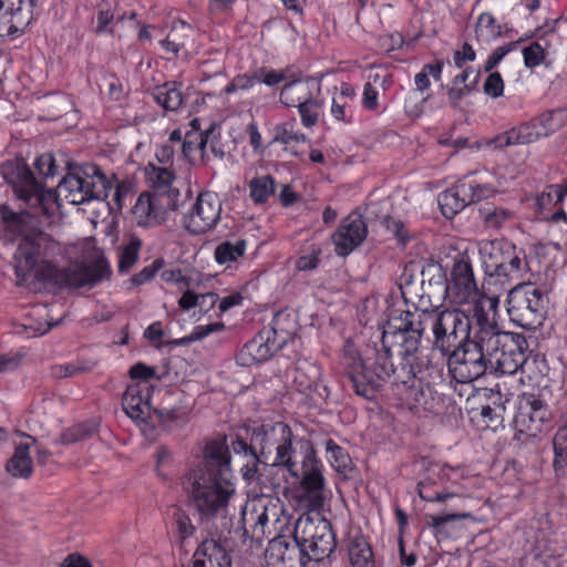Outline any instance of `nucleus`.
<instances>
[{
  "label": "nucleus",
  "mask_w": 567,
  "mask_h": 567,
  "mask_svg": "<svg viewBox=\"0 0 567 567\" xmlns=\"http://www.w3.org/2000/svg\"><path fill=\"white\" fill-rule=\"evenodd\" d=\"M429 310L392 308L389 311L386 329L382 333V347L375 350L374 362L369 365L361 359L355 346L350 341L346 342L344 368L358 395L372 400L394 371L390 339H395L399 349H405L406 352L420 349L425 328L429 326Z\"/></svg>",
  "instance_id": "3"
},
{
  "label": "nucleus",
  "mask_w": 567,
  "mask_h": 567,
  "mask_svg": "<svg viewBox=\"0 0 567 567\" xmlns=\"http://www.w3.org/2000/svg\"><path fill=\"white\" fill-rule=\"evenodd\" d=\"M143 389L140 383L126 388L122 396V406L125 413L135 421H145L148 416V398L143 396Z\"/></svg>",
  "instance_id": "30"
},
{
  "label": "nucleus",
  "mask_w": 567,
  "mask_h": 567,
  "mask_svg": "<svg viewBox=\"0 0 567 567\" xmlns=\"http://www.w3.org/2000/svg\"><path fill=\"white\" fill-rule=\"evenodd\" d=\"M368 234L367 225L360 215H349L339 225L332 235L338 256H348L365 239Z\"/></svg>",
  "instance_id": "22"
},
{
  "label": "nucleus",
  "mask_w": 567,
  "mask_h": 567,
  "mask_svg": "<svg viewBox=\"0 0 567 567\" xmlns=\"http://www.w3.org/2000/svg\"><path fill=\"white\" fill-rule=\"evenodd\" d=\"M196 551L197 557H203L207 561L212 560L213 567H231L230 555L223 545L213 538L204 540Z\"/></svg>",
  "instance_id": "37"
},
{
  "label": "nucleus",
  "mask_w": 567,
  "mask_h": 567,
  "mask_svg": "<svg viewBox=\"0 0 567 567\" xmlns=\"http://www.w3.org/2000/svg\"><path fill=\"white\" fill-rule=\"evenodd\" d=\"M419 488V496L426 502H439L443 503L446 502L449 498L454 497L455 495L453 493H440V492H433L431 489L430 482H420L417 484Z\"/></svg>",
  "instance_id": "58"
},
{
  "label": "nucleus",
  "mask_w": 567,
  "mask_h": 567,
  "mask_svg": "<svg viewBox=\"0 0 567 567\" xmlns=\"http://www.w3.org/2000/svg\"><path fill=\"white\" fill-rule=\"evenodd\" d=\"M145 179L148 186L162 197L173 196V202L178 203L181 193L177 188L173 187L176 179V172L173 167L159 166L154 162H150L145 169Z\"/></svg>",
  "instance_id": "26"
},
{
  "label": "nucleus",
  "mask_w": 567,
  "mask_h": 567,
  "mask_svg": "<svg viewBox=\"0 0 567 567\" xmlns=\"http://www.w3.org/2000/svg\"><path fill=\"white\" fill-rule=\"evenodd\" d=\"M257 71L259 83H264L270 87L276 86L282 82H288L290 79L288 72L284 70L259 68Z\"/></svg>",
  "instance_id": "55"
},
{
  "label": "nucleus",
  "mask_w": 567,
  "mask_h": 567,
  "mask_svg": "<svg viewBox=\"0 0 567 567\" xmlns=\"http://www.w3.org/2000/svg\"><path fill=\"white\" fill-rule=\"evenodd\" d=\"M480 72L473 68L464 69L460 74L454 76L452 86L447 90L449 102L453 107H458L463 97L473 92L478 83Z\"/></svg>",
  "instance_id": "31"
},
{
  "label": "nucleus",
  "mask_w": 567,
  "mask_h": 567,
  "mask_svg": "<svg viewBox=\"0 0 567 567\" xmlns=\"http://www.w3.org/2000/svg\"><path fill=\"white\" fill-rule=\"evenodd\" d=\"M347 95H336L332 97L331 114L338 121H348V112L350 111Z\"/></svg>",
  "instance_id": "62"
},
{
  "label": "nucleus",
  "mask_w": 567,
  "mask_h": 567,
  "mask_svg": "<svg viewBox=\"0 0 567 567\" xmlns=\"http://www.w3.org/2000/svg\"><path fill=\"white\" fill-rule=\"evenodd\" d=\"M485 94L496 99L503 95L504 81L498 72H492L484 82L483 85Z\"/></svg>",
  "instance_id": "59"
},
{
  "label": "nucleus",
  "mask_w": 567,
  "mask_h": 567,
  "mask_svg": "<svg viewBox=\"0 0 567 567\" xmlns=\"http://www.w3.org/2000/svg\"><path fill=\"white\" fill-rule=\"evenodd\" d=\"M473 336L446 353L447 365L453 378L461 383H470L489 373L487 342H489L491 311L481 302L473 307Z\"/></svg>",
  "instance_id": "4"
},
{
  "label": "nucleus",
  "mask_w": 567,
  "mask_h": 567,
  "mask_svg": "<svg viewBox=\"0 0 567 567\" xmlns=\"http://www.w3.org/2000/svg\"><path fill=\"white\" fill-rule=\"evenodd\" d=\"M553 466L557 476L567 475V425L560 426L553 437Z\"/></svg>",
  "instance_id": "38"
},
{
  "label": "nucleus",
  "mask_w": 567,
  "mask_h": 567,
  "mask_svg": "<svg viewBox=\"0 0 567 567\" xmlns=\"http://www.w3.org/2000/svg\"><path fill=\"white\" fill-rule=\"evenodd\" d=\"M111 188V181L101 168L86 163L69 172L59 183L56 192L68 203L80 205L107 198Z\"/></svg>",
  "instance_id": "6"
},
{
  "label": "nucleus",
  "mask_w": 567,
  "mask_h": 567,
  "mask_svg": "<svg viewBox=\"0 0 567 567\" xmlns=\"http://www.w3.org/2000/svg\"><path fill=\"white\" fill-rule=\"evenodd\" d=\"M266 558L274 567H309L307 555L295 539L274 537L266 549Z\"/></svg>",
  "instance_id": "21"
},
{
  "label": "nucleus",
  "mask_w": 567,
  "mask_h": 567,
  "mask_svg": "<svg viewBox=\"0 0 567 567\" xmlns=\"http://www.w3.org/2000/svg\"><path fill=\"white\" fill-rule=\"evenodd\" d=\"M315 85L310 80L289 79L280 91V102L286 106L297 107L315 97L312 92Z\"/></svg>",
  "instance_id": "32"
},
{
  "label": "nucleus",
  "mask_w": 567,
  "mask_h": 567,
  "mask_svg": "<svg viewBox=\"0 0 567 567\" xmlns=\"http://www.w3.org/2000/svg\"><path fill=\"white\" fill-rule=\"evenodd\" d=\"M473 315L456 307L430 310L429 326L432 333V350L442 355L452 352L458 344L473 336Z\"/></svg>",
  "instance_id": "5"
},
{
  "label": "nucleus",
  "mask_w": 567,
  "mask_h": 567,
  "mask_svg": "<svg viewBox=\"0 0 567 567\" xmlns=\"http://www.w3.org/2000/svg\"><path fill=\"white\" fill-rule=\"evenodd\" d=\"M326 457L332 468L338 473H346L351 466L349 453L333 440L328 439L324 442Z\"/></svg>",
  "instance_id": "39"
},
{
  "label": "nucleus",
  "mask_w": 567,
  "mask_h": 567,
  "mask_svg": "<svg viewBox=\"0 0 567 567\" xmlns=\"http://www.w3.org/2000/svg\"><path fill=\"white\" fill-rule=\"evenodd\" d=\"M174 524L178 539L182 544L196 532V527L193 525L190 517L185 512L177 511L174 514Z\"/></svg>",
  "instance_id": "51"
},
{
  "label": "nucleus",
  "mask_w": 567,
  "mask_h": 567,
  "mask_svg": "<svg viewBox=\"0 0 567 567\" xmlns=\"http://www.w3.org/2000/svg\"><path fill=\"white\" fill-rule=\"evenodd\" d=\"M47 277L42 282L56 288H92L111 274L110 267L103 261L92 266L74 262L65 268L59 269L56 266H47Z\"/></svg>",
  "instance_id": "14"
},
{
  "label": "nucleus",
  "mask_w": 567,
  "mask_h": 567,
  "mask_svg": "<svg viewBox=\"0 0 567 567\" xmlns=\"http://www.w3.org/2000/svg\"><path fill=\"white\" fill-rule=\"evenodd\" d=\"M478 254L485 275L502 284L520 279L527 266L524 252L506 239L482 241Z\"/></svg>",
  "instance_id": "9"
},
{
  "label": "nucleus",
  "mask_w": 567,
  "mask_h": 567,
  "mask_svg": "<svg viewBox=\"0 0 567 567\" xmlns=\"http://www.w3.org/2000/svg\"><path fill=\"white\" fill-rule=\"evenodd\" d=\"M281 445L275 451V457L270 463V467H282L290 475H297L298 465L301 458L308 456L307 451L302 443H311L303 437H296L292 431L289 432Z\"/></svg>",
  "instance_id": "25"
},
{
  "label": "nucleus",
  "mask_w": 567,
  "mask_h": 567,
  "mask_svg": "<svg viewBox=\"0 0 567 567\" xmlns=\"http://www.w3.org/2000/svg\"><path fill=\"white\" fill-rule=\"evenodd\" d=\"M548 299L535 285L523 282L509 290L507 313L509 320L526 330L542 327L547 315Z\"/></svg>",
  "instance_id": "12"
},
{
  "label": "nucleus",
  "mask_w": 567,
  "mask_h": 567,
  "mask_svg": "<svg viewBox=\"0 0 567 567\" xmlns=\"http://www.w3.org/2000/svg\"><path fill=\"white\" fill-rule=\"evenodd\" d=\"M161 279L165 282H175L183 293L189 289L197 277L184 276L181 269H165L161 272Z\"/></svg>",
  "instance_id": "53"
},
{
  "label": "nucleus",
  "mask_w": 567,
  "mask_h": 567,
  "mask_svg": "<svg viewBox=\"0 0 567 567\" xmlns=\"http://www.w3.org/2000/svg\"><path fill=\"white\" fill-rule=\"evenodd\" d=\"M322 249L319 245L311 244L303 248L301 255L295 262V267L299 271H311L315 270L320 264V256Z\"/></svg>",
  "instance_id": "44"
},
{
  "label": "nucleus",
  "mask_w": 567,
  "mask_h": 567,
  "mask_svg": "<svg viewBox=\"0 0 567 567\" xmlns=\"http://www.w3.org/2000/svg\"><path fill=\"white\" fill-rule=\"evenodd\" d=\"M557 115H560V113L550 112L544 114L538 120L524 123L495 136L488 144L494 148H502L511 145L534 143L540 137L548 136L556 130L557 125H554L551 122Z\"/></svg>",
  "instance_id": "15"
},
{
  "label": "nucleus",
  "mask_w": 567,
  "mask_h": 567,
  "mask_svg": "<svg viewBox=\"0 0 567 567\" xmlns=\"http://www.w3.org/2000/svg\"><path fill=\"white\" fill-rule=\"evenodd\" d=\"M94 367L95 363L93 361L79 360L52 367V375L56 379L73 377L82 372L91 371Z\"/></svg>",
  "instance_id": "46"
},
{
  "label": "nucleus",
  "mask_w": 567,
  "mask_h": 567,
  "mask_svg": "<svg viewBox=\"0 0 567 567\" xmlns=\"http://www.w3.org/2000/svg\"><path fill=\"white\" fill-rule=\"evenodd\" d=\"M225 324L223 322H214L205 326H197L188 337L189 341H198L207 336L224 330Z\"/></svg>",
  "instance_id": "64"
},
{
  "label": "nucleus",
  "mask_w": 567,
  "mask_h": 567,
  "mask_svg": "<svg viewBox=\"0 0 567 567\" xmlns=\"http://www.w3.org/2000/svg\"><path fill=\"white\" fill-rule=\"evenodd\" d=\"M165 265L163 258L155 259L151 265L144 267L140 272L135 274L131 278L133 286H142L154 278L156 272L161 270Z\"/></svg>",
  "instance_id": "56"
},
{
  "label": "nucleus",
  "mask_w": 567,
  "mask_h": 567,
  "mask_svg": "<svg viewBox=\"0 0 567 567\" xmlns=\"http://www.w3.org/2000/svg\"><path fill=\"white\" fill-rule=\"evenodd\" d=\"M422 290L421 302L424 303L423 299L426 298L427 303H432V297L434 295L445 296L450 293L449 279H445L443 269L440 265H429L422 270Z\"/></svg>",
  "instance_id": "29"
},
{
  "label": "nucleus",
  "mask_w": 567,
  "mask_h": 567,
  "mask_svg": "<svg viewBox=\"0 0 567 567\" xmlns=\"http://www.w3.org/2000/svg\"><path fill=\"white\" fill-rule=\"evenodd\" d=\"M302 446L309 451L308 456L301 458L298 465L297 475H291L299 480L296 488V498L299 506L310 512L323 508L329 498V489L323 475V465L317 457L311 443H302Z\"/></svg>",
  "instance_id": "11"
},
{
  "label": "nucleus",
  "mask_w": 567,
  "mask_h": 567,
  "mask_svg": "<svg viewBox=\"0 0 567 567\" xmlns=\"http://www.w3.org/2000/svg\"><path fill=\"white\" fill-rule=\"evenodd\" d=\"M1 175L12 186L17 198L33 212H13L9 206H0V216L6 229L20 236L18 249L13 256L17 277L24 281L33 272L39 281L47 277V266L54 267V259L62 254L61 245L40 228L39 216L50 217L54 213L55 197L34 177L31 169L22 163H7Z\"/></svg>",
  "instance_id": "2"
},
{
  "label": "nucleus",
  "mask_w": 567,
  "mask_h": 567,
  "mask_svg": "<svg viewBox=\"0 0 567 567\" xmlns=\"http://www.w3.org/2000/svg\"><path fill=\"white\" fill-rule=\"evenodd\" d=\"M249 189L252 200L262 204L275 193V179L270 175L256 177L250 181Z\"/></svg>",
  "instance_id": "41"
},
{
  "label": "nucleus",
  "mask_w": 567,
  "mask_h": 567,
  "mask_svg": "<svg viewBox=\"0 0 567 567\" xmlns=\"http://www.w3.org/2000/svg\"><path fill=\"white\" fill-rule=\"evenodd\" d=\"M141 248V241L136 238L130 240V243L123 247L118 254V272L126 274L136 264L138 258V250Z\"/></svg>",
  "instance_id": "45"
},
{
  "label": "nucleus",
  "mask_w": 567,
  "mask_h": 567,
  "mask_svg": "<svg viewBox=\"0 0 567 567\" xmlns=\"http://www.w3.org/2000/svg\"><path fill=\"white\" fill-rule=\"evenodd\" d=\"M34 165L39 174L44 177H52L56 174L55 159L51 153L40 155Z\"/></svg>",
  "instance_id": "60"
},
{
  "label": "nucleus",
  "mask_w": 567,
  "mask_h": 567,
  "mask_svg": "<svg viewBox=\"0 0 567 567\" xmlns=\"http://www.w3.org/2000/svg\"><path fill=\"white\" fill-rule=\"evenodd\" d=\"M246 250V241L237 239L236 241H224L215 249L216 261L220 265L236 261L244 255Z\"/></svg>",
  "instance_id": "40"
},
{
  "label": "nucleus",
  "mask_w": 567,
  "mask_h": 567,
  "mask_svg": "<svg viewBox=\"0 0 567 567\" xmlns=\"http://www.w3.org/2000/svg\"><path fill=\"white\" fill-rule=\"evenodd\" d=\"M348 554L352 567L378 566L371 545L360 533L350 537Z\"/></svg>",
  "instance_id": "33"
},
{
  "label": "nucleus",
  "mask_w": 567,
  "mask_h": 567,
  "mask_svg": "<svg viewBox=\"0 0 567 567\" xmlns=\"http://www.w3.org/2000/svg\"><path fill=\"white\" fill-rule=\"evenodd\" d=\"M391 394L398 406L409 410L417 417L439 415L444 410L443 395L430 380L421 379L409 383V380L401 379V374L398 373L391 384Z\"/></svg>",
  "instance_id": "10"
},
{
  "label": "nucleus",
  "mask_w": 567,
  "mask_h": 567,
  "mask_svg": "<svg viewBox=\"0 0 567 567\" xmlns=\"http://www.w3.org/2000/svg\"><path fill=\"white\" fill-rule=\"evenodd\" d=\"M187 492L202 523L210 526L224 540L233 535L245 540L250 537L261 540L269 536V524L278 522L281 507L272 499L252 503L249 512L241 509V519L237 523L236 496L230 457L226 445L210 442L206 445L204 461L186 476Z\"/></svg>",
  "instance_id": "1"
},
{
  "label": "nucleus",
  "mask_w": 567,
  "mask_h": 567,
  "mask_svg": "<svg viewBox=\"0 0 567 567\" xmlns=\"http://www.w3.org/2000/svg\"><path fill=\"white\" fill-rule=\"evenodd\" d=\"M548 405L536 394L524 393L514 423L519 433L536 437L550 420Z\"/></svg>",
  "instance_id": "17"
},
{
  "label": "nucleus",
  "mask_w": 567,
  "mask_h": 567,
  "mask_svg": "<svg viewBox=\"0 0 567 567\" xmlns=\"http://www.w3.org/2000/svg\"><path fill=\"white\" fill-rule=\"evenodd\" d=\"M383 225L402 244H405L409 240L408 230L405 229L404 224L401 220H398V219H394V218H392L390 216H386L383 219Z\"/></svg>",
  "instance_id": "63"
},
{
  "label": "nucleus",
  "mask_w": 567,
  "mask_h": 567,
  "mask_svg": "<svg viewBox=\"0 0 567 567\" xmlns=\"http://www.w3.org/2000/svg\"><path fill=\"white\" fill-rule=\"evenodd\" d=\"M503 412L504 408L501 405L494 408L491 405H483L480 411V417L483 427L491 430L498 429L504 421Z\"/></svg>",
  "instance_id": "48"
},
{
  "label": "nucleus",
  "mask_w": 567,
  "mask_h": 567,
  "mask_svg": "<svg viewBox=\"0 0 567 567\" xmlns=\"http://www.w3.org/2000/svg\"><path fill=\"white\" fill-rule=\"evenodd\" d=\"M152 96L165 111H177L183 103L182 84L166 82L155 86Z\"/></svg>",
  "instance_id": "34"
},
{
  "label": "nucleus",
  "mask_w": 567,
  "mask_h": 567,
  "mask_svg": "<svg viewBox=\"0 0 567 567\" xmlns=\"http://www.w3.org/2000/svg\"><path fill=\"white\" fill-rule=\"evenodd\" d=\"M181 150L186 158H189L194 151H199L203 157V152H205L204 132L187 131L181 144Z\"/></svg>",
  "instance_id": "47"
},
{
  "label": "nucleus",
  "mask_w": 567,
  "mask_h": 567,
  "mask_svg": "<svg viewBox=\"0 0 567 567\" xmlns=\"http://www.w3.org/2000/svg\"><path fill=\"white\" fill-rule=\"evenodd\" d=\"M173 196L162 197L157 194L143 193L138 196L133 214L141 226H151L158 224L165 218L168 210H175L178 207L177 202H173Z\"/></svg>",
  "instance_id": "20"
},
{
  "label": "nucleus",
  "mask_w": 567,
  "mask_h": 567,
  "mask_svg": "<svg viewBox=\"0 0 567 567\" xmlns=\"http://www.w3.org/2000/svg\"><path fill=\"white\" fill-rule=\"evenodd\" d=\"M473 186L458 179L455 185L439 195L437 202L442 214L446 218H453L467 205L473 203Z\"/></svg>",
  "instance_id": "27"
},
{
  "label": "nucleus",
  "mask_w": 567,
  "mask_h": 567,
  "mask_svg": "<svg viewBox=\"0 0 567 567\" xmlns=\"http://www.w3.org/2000/svg\"><path fill=\"white\" fill-rule=\"evenodd\" d=\"M514 212L504 207H497L491 203L480 208V217L488 229L499 230L514 219Z\"/></svg>",
  "instance_id": "36"
},
{
  "label": "nucleus",
  "mask_w": 567,
  "mask_h": 567,
  "mask_svg": "<svg viewBox=\"0 0 567 567\" xmlns=\"http://www.w3.org/2000/svg\"><path fill=\"white\" fill-rule=\"evenodd\" d=\"M37 0H0V37L23 31L33 20Z\"/></svg>",
  "instance_id": "19"
},
{
  "label": "nucleus",
  "mask_w": 567,
  "mask_h": 567,
  "mask_svg": "<svg viewBox=\"0 0 567 567\" xmlns=\"http://www.w3.org/2000/svg\"><path fill=\"white\" fill-rule=\"evenodd\" d=\"M399 355L401 357V368L394 369L391 372L393 381H395V374L400 373L401 379L409 380V383H413L414 380H429L435 372L439 374V370L432 364L429 354L423 353L420 349L413 352H406L405 349H399Z\"/></svg>",
  "instance_id": "23"
},
{
  "label": "nucleus",
  "mask_w": 567,
  "mask_h": 567,
  "mask_svg": "<svg viewBox=\"0 0 567 567\" xmlns=\"http://www.w3.org/2000/svg\"><path fill=\"white\" fill-rule=\"evenodd\" d=\"M305 140L306 136L303 134L293 131L292 124L284 123L276 127L275 142L289 144L291 142H303Z\"/></svg>",
  "instance_id": "57"
},
{
  "label": "nucleus",
  "mask_w": 567,
  "mask_h": 567,
  "mask_svg": "<svg viewBox=\"0 0 567 567\" xmlns=\"http://www.w3.org/2000/svg\"><path fill=\"white\" fill-rule=\"evenodd\" d=\"M290 431V426L284 422L261 424L252 430L251 442L257 453L268 461V456L282 444Z\"/></svg>",
  "instance_id": "24"
},
{
  "label": "nucleus",
  "mask_w": 567,
  "mask_h": 567,
  "mask_svg": "<svg viewBox=\"0 0 567 567\" xmlns=\"http://www.w3.org/2000/svg\"><path fill=\"white\" fill-rule=\"evenodd\" d=\"M297 107L303 126L311 127L317 124L321 109V104L317 99L313 97Z\"/></svg>",
  "instance_id": "49"
},
{
  "label": "nucleus",
  "mask_w": 567,
  "mask_h": 567,
  "mask_svg": "<svg viewBox=\"0 0 567 567\" xmlns=\"http://www.w3.org/2000/svg\"><path fill=\"white\" fill-rule=\"evenodd\" d=\"M523 56L526 68L533 69L545 61L546 51L538 41H535L523 49Z\"/></svg>",
  "instance_id": "50"
},
{
  "label": "nucleus",
  "mask_w": 567,
  "mask_h": 567,
  "mask_svg": "<svg viewBox=\"0 0 567 567\" xmlns=\"http://www.w3.org/2000/svg\"><path fill=\"white\" fill-rule=\"evenodd\" d=\"M470 513H453L446 515H426V524L432 527L437 534L443 532V527L451 522L471 518Z\"/></svg>",
  "instance_id": "54"
},
{
  "label": "nucleus",
  "mask_w": 567,
  "mask_h": 567,
  "mask_svg": "<svg viewBox=\"0 0 567 567\" xmlns=\"http://www.w3.org/2000/svg\"><path fill=\"white\" fill-rule=\"evenodd\" d=\"M205 152H203V161L209 159V154L216 158L225 156L224 144L220 141V133L217 132L216 124L210 123L209 127L204 130Z\"/></svg>",
  "instance_id": "43"
},
{
  "label": "nucleus",
  "mask_w": 567,
  "mask_h": 567,
  "mask_svg": "<svg viewBox=\"0 0 567 567\" xmlns=\"http://www.w3.org/2000/svg\"><path fill=\"white\" fill-rule=\"evenodd\" d=\"M487 346L489 373L512 375L526 362V339L519 333L502 331L494 313H491Z\"/></svg>",
  "instance_id": "7"
},
{
  "label": "nucleus",
  "mask_w": 567,
  "mask_h": 567,
  "mask_svg": "<svg viewBox=\"0 0 567 567\" xmlns=\"http://www.w3.org/2000/svg\"><path fill=\"white\" fill-rule=\"evenodd\" d=\"M502 33L501 25L496 19L488 12L482 13L476 23L475 34L477 40L491 41L498 38Z\"/></svg>",
  "instance_id": "42"
},
{
  "label": "nucleus",
  "mask_w": 567,
  "mask_h": 567,
  "mask_svg": "<svg viewBox=\"0 0 567 567\" xmlns=\"http://www.w3.org/2000/svg\"><path fill=\"white\" fill-rule=\"evenodd\" d=\"M517 44L518 41L511 42L506 45L498 47L496 50H494V52L488 56V59L485 62V72H491L494 68H496L504 59V56L508 54L513 49H515Z\"/></svg>",
  "instance_id": "61"
},
{
  "label": "nucleus",
  "mask_w": 567,
  "mask_h": 567,
  "mask_svg": "<svg viewBox=\"0 0 567 567\" xmlns=\"http://www.w3.org/2000/svg\"><path fill=\"white\" fill-rule=\"evenodd\" d=\"M30 444L21 443L8 460L6 470L13 477L28 478L32 474V460L29 455Z\"/></svg>",
  "instance_id": "35"
},
{
  "label": "nucleus",
  "mask_w": 567,
  "mask_h": 567,
  "mask_svg": "<svg viewBox=\"0 0 567 567\" xmlns=\"http://www.w3.org/2000/svg\"><path fill=\"white\" fill-rule=\"evenodd\" d=\"M221 203L214 193L198 195L192 209L184 217L186 229L193 234H203L210 230L220 218Z\"/></svg>",
  "instance_id": "18"
},
{
  "label": "nucleus",
  "mask_w": 567,
  "mask_h": 567,
  "mask_svg": "<svg viewBox=\"0 0 567 567\" xmlns=\"http://www.w3.org/2000/svg\"><path fill=\"white\" fill-rule=\"evenodd\" d=\"M449 286L450 293L456 303L473 301V305L481 302L484 306L482 300H475L478 296V287L467 250L455 257L450 272Z\"/></svg>",
  "instance_id": "16"
},
{
  "label": "nucleus",
  "mask_w": 567,
  "mask_h": 567,
  "mask_svg": "<svg viewBox=\"0 0 567 567\" xmlns=\"http://www.w3.org/2000/svg\"><path fill=\"white\" fill-rule=\"evenodd\" d=\"M200 280L197 279L193 282L187 291H184L178 299V306L184 311H189L193 308H198L202 313H207L217 303L219 297L215 292H202Z\"/></svg>",
  "instance_id": "28"
},
{
  "label": "nucleus",
  "mask_w": 567,
  "mask_h": 567,
  "mask_svg": "<svg viewBox=\"0 0 567 567\" xmlns=\"http://www.w3.org/2000/svg\"><path fill=\"white\" fill-rule=\"evenodd\" d=\"M286 318V315L276 313L270 327L261 330L241 348L237 355L238 363L244 367L260 363L280 350L291 336V331L282 327Z\"/></svg>",
  "instance_id": "13"
},
{
  "label": "nucleus",
  "mask_w": 567,
  "mask_h": 567,
  "mask_svg": "<svg viewBox=\"0 0 567 567\" xmlns=\"http://www.w3.org/2000/svg\"><path fill=\"white\" fill-rule=\"evenodd\" d=\"M292 536L310 563H322L337 546L332 526L320 511L303 513L295 523Z\"/></svg>",
  "instance_id": "8"
},
{
  "label": "nucleus",
  "mask_w": 567,
  "mask_h": 567,
  "mask_svg": "<svg viewBox=\"0 0 567 567\" xmlns=\"http://www.w3.org/2000/svg\"><path fill=\"white\" fill-rule=\"evenodd\" d=\"M259 453L249 456V461L243 465L241 472L245 481L251 482L258 478L260 470L271 468L267 461L260 460Z\"/></svg>",
  "instance_id": "52"
}]
</instances>
